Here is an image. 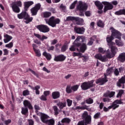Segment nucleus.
<instances>
[{
  "instance_id": "nucleus-20",
  "label": "nucleus",
  "mask_w": 125,
  "mask_h": 125,
  "mask_svg": "<svg viewBox=\"0 0 125 125\" xmlns=\"http://www.w3.org/2000/svg\"><path fill=\"white\" fill-rule=\"evenodd\" d=\"M23 105L25 108H28L29 110H33L34 107L32 105V104L30 102V101L28 100H24L23 101Z\"/></svg>"
},
{
  "instance_id": "nucleus-48",
  "label": "nucleus",
  "mask_w": 125,
  "mask_h": 125,
  "mask_svg": "<svg viewBox=\"0 0 125 125\" xmlns=\"http://www.w3.org/2000/svg\"><path fill=\"white\" fill-rule=\"evenodd\" d=\"M113 71V67H111L110 68H108L107 70H106V74L107 76H109L111 73H112Z\"/></svg>"
},
{
  "instance_id": "nucleus-10",
  "label": "nucleus",
  "mask_w": 125,
  "mask_h": 125,
  "mask_svg": "<svg viewBox=\"0 0 125 125\" xmlns=\"http://www.w3.org/2000/svg\"><path fill=\"white\" fill-rule=\"evenodd\" d=\"M79 87H80V85H74L72 86H71V85H68L66 86V93H72L73 92V91L74 92L75 91H77L79 89Z\"/></svg>"
},
{
  "instance_id": "nucleus-57",
  "label": "nucleus",
  "mask_w": 125,
  "mask_h": 125,
  "mask_svg": "<svg viewBox=\"0 0 125 125\" xmlns=\"http://www.w3.org/2000/svg\"><path fill=\"white\" fill-rule=\"evenodd\" d=\"M114 74L115 76H118L119 75H120V71H119V69L118 68H115Z\"/></svg>"
},
{
  "instance_id": "nucleus-21",
  "label": "nucleus",
  "mask_w": 125,
  "mask_h": 125,
  "mask_svg": "<svg viewBox=\"0 0 125 125\" xmlns=\"http://www.w3.org/2000/svg\"><path fill=\"white\" fill-rule=\"evenodd\" d=\"M115 92L114 91H110L109 90L106 91V92L104 93V97H109V98H112L115 95Z\"/></svg>"
},
{
  "instance_id": "nucleus-37",
  "label": "nucleus",
  "mask_w": 125,
  "mask_h": 125,
  "mask_svg": "<svg viewBox=\"0 0 125 125\" xmlns=\"http://www.w3.org/2000/svg\"><path fill=\"white\" fill-rule=\"evenodd\" d=\"M68 44L67 43H65L61 48L62 52H65L67 49H68Z\"/></svg>"
},
{
  "instance_id": "nucleus-61",
  "label": "nucleus",
  "mask_w": 125,
  "mask_h": 125,
  "mask_svg": "<svg viewBox=\"0 0 125 125\" xmlns=\"http://www.w3.org/2000/svg\"><path fill=\"white\" fill-rule=\"evenodd\" d=\"M85 15L87 17H90V16H91V13L90 11H87L85 12Z\"/></svg>"
},
{
  "instance_id": "nucleus-54",
  "label": "nucleus",
  "mask_w": 125,
  "mask_h": 125,
  "mask_svg": "<svg viewBox=\"0 0 125 125\" xmlns=\"http://www.w3.org/2000/svg\"><path fill=\"white\" fill-rule=\"evenodd\" d=\"M94 39L92 38H90V41L87 42V45H92L93 44V41Z\"/></svg>"
},
{
  "instance_id": "nucleus-22",
  "label": "nucleus",
  "mask_w": 125,
  "mask_h": 125,
  "mask_svg": "<svg viewBox=\"0 0 125 125\" xmlns=\"http://www.w3.org/2000/svg\"><path fill=\"white\" fill-rule=\"evenodd\" d=\"M27 15H28V14L27 13V11H22V12L20 14H18V18L19 19H25L26 18Z\"/></svg>"
},
{
  "instance_id": "nucleus-13",
  "label": "nucleus",
  "mask_w": 125,
  "mask_h": 125,
  "mask_svg": "<svg viewBox=\"0 0 125 125\" xmlns=\"http://www.w3.org/2000/svg\"><path fill=\"white\" fill-rule=\"evenodd\" d=\"M41 6L42 5H41V3H38L36 4L34 7L30 9L31 13L32 14V16H35V15L38 14V11L41 9Z\"/></svg>"
},
{
  "instance_id": "nucleus-39",
  "label": "nucleus",
  "mask_w": 125,
  "mask_h": 125,
  "mask_svg": "<svg viewBox=\"0 0 125 125\" xmlns=\"http://www.w3.org/2000/svg\"><path fill=\"white\" fill-rule=\"evenodd\" d=\"M115 42L116 45H118V46H123L124 45V42H122L121 39L119 40H116L115 41Z\"/></svg>"
},
{
  "instance_id": "nucleus-40",
  "label": "nucleus",
  "mask_w": 125,
  "mask_h": 125,
  "mask_svg": "<svg viewBox=\"0 0 125 125\" xmlns=\"http://www.w3.org/2000/svg\"><path fill=\"white\" fill-rule=\"evenodd\" d=\"M41 88V86L40 85H36L34 88H32L33 90H36V94H40V90H39Z\"/></svg>"
},
{
  "instance_id": "nucleus-31",
  "label": "nucleus",
  "mask_w": 125,
  "mask_h": 125,
  "mask_svg": "<svg viewBox=\"0 0 125 125\" xmlns=\"http://www.w3.org/2000/svg\"><path fill=\"white\" fill-rule=\"evenodd\" d=\"M120 107L119 105L115 102V101L112 103V105L108 106V109H113V110H116L117 108Z\"/></svg>"
},
{
  "instance_id": "nucleus-6",
  "label": "nucleus",
  "mask_w": 125,
  "mask_h": 125,
  "mask_svg": "<svg viewBox=\"0 0 125 125\" xmlns=\"http://www.w3.org/2000/svg\"><path fill=\"white\" fill-rule=\"evenodd\" d=\"M83 121L85 122V123L88 125H91V116L88 115L87 111H85L82 115Z\"/></svg>"
},
{
  "instance_id": "nucleus-46",
  "label": "nucleus",
  "mask_w": 125,
  "mask_h": 125,
  "mask_svg": "<svg viewBox=\"0 0 125 125\" xmlns=\"http://www.w3.org/2000/svg\"><path fill=\"white\" fill-rule=\"evenodd\" d=\"M77 3H78V0L74 1L70 6V9H74L76 7Z\"/></svg>"
},
{
  "instance_id": "nucleus-64",
  "label": "nucleus",
  "mask_w": 125,
  "mask_h": 125,
  "mask_svg": "<svg viewBox=\"0 0 125 125\" xmlns=\"http://www.w3.org/2000/svg\"><path fill=\"white\" fill-rule=\"evenodd\" d=\"M28 125H34V121H33V120L28 119Z\"/></svg>"
},
{
  "instance_id": "nucleus-45",
  "label": "nucleus",
  "mask_w": 125,
  "mask_h": 125,
  "mask_svg": "<svg viewBox=\"0 0 125 125\" xmlns=\"http://www.w3.org/2000/svg\"><path fill=\"white\" fill-rule=\"evenodd\" d=\"M93 99H92L91 98H89L85 100V103L86 104H93Z\"/></svg>"
},
{
  "instance_id": "nucleus-11",
  "label": "nucleus",
  "mask_w": 125,
  "mask_h": 125,
  "mask_svg": "<svg viewBox=\"0 0 125 125\" xmlns=\"http://www.w3.org/2000/svg\"><path fill=\"white\" fill-rule=\"evenodd\" d=\"M85 42V37L83 36H78L74 41V44L75 46L80 47L81 46V42Z\"/></svg>"
},
{
  "instance_id": "nucleus-2",
  "label": "nucleus",
  "mask_w": 125,
  "mask_h": 125,
  "mask_svg": "<svg viewBox=\"0 0 125 125\" xmlns=\"http://www.w3.org/2000/svg\"><path fill=\"white\" fill-rule=\"evenodd\" d=\"M45 21L46 24H48L49 26H51L52 28H54V27H56L57 24H60V19H56L54 17H51L49 18V20L45 19Z\"/></svg>"
},
{
  "instance_id": "nucleus-7",
  "label": "nucleus",
  "mask_w": 125,
  "mask_h": 125,
  "mask_svg": "<svg viewBox=\"0 0 125 125\" xmlns=\"http://www.w3.org/2000/svg\"><path fill=\"white\" fill-rule=\"evenodd\" d=\"M109 30H110L111 32V35L113 38L118 39V40H122V34L120 31L115 29L113 27H111Z\"/></svg>"
},
{
  "instance_id": "nucleus-9",
  "label": "nucleus",
  "mask_w": 125,
  "mask_h": 125,
  "mask_svg": "<svg viewBox=\"0 0 125 125\" xmlns=\"http://www.w3.org/2000/svg\"><path fill=\"white\" fill-rule=\"evenodd\" d=\"M37 29L41 32L42 33H48L50 30L49 27L46 25L40 24L36 26Z\"/></svg>"
},
{
  "instance_id": "nucleus-49",
  "label": "nucleus",
  "mask_w": 125,
  "mask_h": 125,
  "mask_svg": "<svg viewBox=\"0 0 125 125\" xmlns=\"http://www.w3.org/2000/svg\"><path fill=\"white\" fill-rule=\"evenodd\" d=\"M30 95V91L28 90H25L22 92V95L23 96H27V95Z\"/></svg>"
},
{
  "instance_id": "nucleus-34",
  "label": "nucleus",
  "mask_w": 125,
  "mask_h": 125,
  "mask_svg": "<svg viewBox=\"0 0 125 125\" xmlns=\"http://www.w3.org/2000/svg\"><path fill=\"white\" fill-rule=\"evenodd\" d=\"M42 16L44 18H48L51 16V13L48 11H45L42 13Z\"/></svg>"
},
{
  "instance_id": "nucleus-25",
  "label": "nucleus",
  "mask_w": 125,
  "mask_h": 125,
  "mask_svg": "<svg viewBox=\"0 0 125 125\" xmlns=\"http://www.w3.org/2000/svg\"><path fill=\"white\" fill-rule=\"evenodd\" d=\"M40 115H41V120L42 122V123H46V121L45 120L48 119V118H49V116L42 113H40Z\"/></svg>"
},
{
  "instance_id": "nucleus-29",
  "label": "nucleus",
  "mask_w": 125,
  "mask_h": 125,
  "mask_svg": "<svg viewBox=\"0 0 125 125\" xmlns=\"http://www.w3.org/2000/svg\"><path fill=\"white\" fill-rule=\"evenodd\" d=\"M114 14L115 15H117V16H120L121 15L125 16V9H122L118 11H117L114 13Z\"/></svg>"
},
{
  "instance_id": "nucleus-44",
  "label": "nucleus",
  "mask_w": 125,
  "mask_h": 125,
  "mask_svg": "<svg viewBox=\"0 0 125 125\" xmlns=\"http://www.w3.org/2000/svg\"><path fill=\"white\" fill-rule=\"evenodd\" d=\"M125 91L123 89L120 90L118 93L117 94L116 97L119 98V97H122V95L124 94Z\"/></svg>"
},
{
  "instance_id": "nucleus-47",
  "label": "nucleus",
  "mask_w": 125,
  "mask_h": 125,
  "mask_svg": "<svg viewBox=\"0 0 125 125\" xmlns=\"http://www.w3.org/2000/svg\"><path fill=\"white\" fill-rule=\"evenodd\" d=\"M76 47H78L77 46L75 45V42H73V45L71 46L70 48H69V50L70 51H76Z\"/></svg>"
},
{
  "instance_id": "nucleus-33",
  "label": "nucleus",
  "mask_w": 125,
  "mask_h": 125,
  "mask_svg": "<svg viewBox=\"0 0 125 125\" xmlns=\"http://www.w3.org/2000/svg\"><path fill=\"white\" fill-rule=\"evenodd\" d=\"M95 4L97 7L98 8L99 10H102L103 9V4L100 2L99 1H96L95 2Z\"/></svg>"
},
{
  "instance_id": "nucleus-60",
  "label": "nucleus",
  "mask_w": 125,
  "mask_h": 125,
  "mask_svg": "<svg viewBox=\"0 0 125 125\" xmlns=\"http://www.w3.org/2000/svg\"><path fill=\"white\" fill-rule=\"evenodd\" d=\"M58 41L56 39H54L53 40L51 41V45H54V44H56L58 42Z\"/></svg>"
},
{
  "instance_id": "nucleus-15",
  "label": "nucleus",
  "mask_w": 125,
  "mask_h": 125,
  "mask_svg": "<svg viewBox=\"0 0 125 125\" xmlns=\"http://www.w3.org/2000/svg\"><path fill=\"white\" fill-rule=\"evenodd\" d=\"M102 3L104 5H105L104 9V13L108 11V10H111V9H113L114 7V6H113V5L109 2L103 1Z\"/></svg>"
},
{
  "instance_id": "nucleus-55",
  "label": "nucleus",
  "mask_w": 125,
  "mask_h": 125,
  "mask_svg": "<svg viewBox=\"0 0 125 125\" xmlns=\"http://www.w3.org/2000/svg\"><path fill=\"white\" fill-rule=\"evenodd\" d=\"M107 60V55L102 56V58L100 60V61H102V62H106V61Z\"/></svg>"
},
{
  "instance_id": "nucleus-59",
  "label": "nucleus",
  "mask_w": 125,
  "mask_h": 125,
  "mask_svg": "<svg viewBox=\"0 0 125 125\" xmlns=\"http://www.w3.org/2000/svg\"><path fill=\"white\" fill-rule=\"evenodd\" d=\"M29 70L30 72H31L32 74L34 75V76H36V77H37V78H39L38 74L36 73L35 71H34V70H32L31 69L29 68Z\"/></svg>"
},
{
  "instance_id": "nucleus-28",
  "label": "nucleus",
  "mask_w": 125,
  "mask_h": 125,
  "mask_svg": "<svg viewBox=\"0 0 125 125\" xmlns=\"http://www.w3.org/2000/svg\"><path fill=\"white\" fill-rule=\"evenodd\" d=\"M52 97L53 99H58L60 98V92L54 91L52 93Z\"/></svg>"
},
{
  "instance_id": "nucleus-42",
  "label": "nucleus",
  "mask_w": 125,
  "mask_h": 125,
  "mask_svg": "<svg viewBox=\"0 0 125 125\" xmlns=\"http://www.w3.org/2000/svg\"><path fill=\"white\" fill-rule=\"evenodd\" d=\"M54 123H55V122L53 119L47 120L46 121V124H47L48 125H54Z\"/></svg>"
},
{
  "instance_id": "nucleus-12",
  "label": "nucleus",
  "mask_w": 125,
  "mask_h": 125,
  "mask_svg": "<svg viewBox=\"0 0 125 125\" xmlns=\"http://www.w3.org/2000/svg\"><path fill=\"white\" fill-rule=\"evenodd\" d=\"M104 78H100L96 80V83L97 84H98V83H100V85H103V84L106 83L108 82V77H107V76L109 75H107L106 73L104 74Z\"/></svg>"
},
{
  "instance_id": "nucleus-23",
  "label": "nucleus",
  "mask_w": 125,
  "mask_h": 125,
  "mask_svg": "<svg viewBox=\"0 0 125 125\" xmlns=\"http://www.w3.org/2000/svg\"><path fill=\"white\" fill-rule=\"evenodd\" d=\"M86 49H87V46L85 43H83L82 44H81V45L80 46V52H82V53H84Z\"/></svg>"
},
{
  "instance_id": "nucleus-50",
  "label": "nucleus",
  "mask_w": 125,
  "mask_h": 125,
  "mask_svg": "<svg viewBox=\"0 0 125 125\" xmlns=\"http://www.w3.org/2000/svg\"><path fill=\"white\" fill-rule=\"evenodd\" d=\"M34 52H35L36 56H37V57H41L42 54H41V51H40V50H35Z\"/></svg>"
},
{
  "instance_id": "nucleus-35",
  "label": "nucleus",
  "mask_w": 125,
  "mask_h": 125,
  "mask_svg": "<svg viewBox=\"0 0 125 125\" xmlns=\"http://www.w3.org/2000/svg\"><path fill=\"white\" fill-rule=\"evenodd\" d=\"M97 25L98 27H100V28H104V26H105V24H104L103 21L101 20L97 21Z\"/></svg>"
},
{
  "instance_id": "nucleus-32",
  "label": "nucleus",
  "mask_w": 125,
  "mask_h": 125,
  "mask_svg": "<svg viewBox=\"0 0 125 125\" xmlns=\"http://www.w3.org/2000/svg\"><path fill=\"white\" fill-rule=\"evenodd\" d=\"M24 20H26V21H24L26 24H29L30 22L33 21V17H30V15H28V14Z\"/></svg>"
},
{
  "instance_id": "nucleus-1",
  "label": "nucleus",
  "mask_w": 125,
  "mask_h": 125,
  "mask_svg": "<svg viewBox=\"0 0 125 125\" xmlns=\"http://www.w3.org/2000/svg\"><path fill=\"white\" fill-rule=\"evenodd\" d=\"M76 6V10L79 12V16H84V12L87 10V5L83 1H79Z\"/></svg>"
},
{
  "instance_id": "nucleus-19",
  "label": "nucleus",
  "mask_w": 125,
  "mask_h": 125,
  "mask_svg": "<svg viewBox=\"0 0 125 125\" xmlns=\"http://www.w3.org/2000/svg\"><path fill=\"white\" fill-rule=\"evenodd\" d=\"M118 62L125 63V53H121L117 58Z\"/></svg>"
},
{
  "instance_id": "nucleus-56",
  "label": "nucleus",
  "mask_w": 125,
  "mask_h": 125,
  "mask_svg": "<svg viewBox=\"0 0 125 125\" xmlns=\"http://www.w3.org/2000/svg\"><path fill=\"white\" fill-rule=\"evenodd\" d=\"M4 38H5L6 39L8 40L10 42L11 41V39H13L12 37L6 34L4 36Z\"/></svg>"
},
{
  "instance_id": "nucleus-41",
  "label": "nucleus",
  "mask_w": 125,
  "mask_h": 125,
  "mask_svg": "<svg viewBox=\"0 0 125 125\" xmlns=\"http://www.w3.org/2000/svg\"><path fill=\"white\" fill-rule=\"evenodd\" d=\"M28 112V108L27 107H22L21 108V114L22 115H27Z\"/></svg>"
},
{
  "instance_id": "nucleus-14",
  "label": "nucleus",
  "mask_w": 125,
  "mask_h": 125,
  "mask_svg": "<svg viewBox=\"0 0 125 125\" xmlns=\"http://www.w3.org/2000/svg\"><path fill=\"white\" fill-rule=\"evenodd\" d=\"M74 32L76 34H79V35H83L84 34V32H85V28L84 27L82 26H75L74 27Z\"/></svg>"
},
{
  "instance_id": "nucleus-8",
  "label": "nucleus",
  "mask_w": 125,
  "mask_h": 125,
  "mask_svg": "<svg viewBox=\"0 0 125 125\" xmlns=\"http://www.w3.org/2000/svg\"><path fill=\"white\" fill-rule=\"evenodd\" d=\"M109 46L111 48L112 53H107L106 57L107 58H109V59L114 57L115 55H116V53H117L116 51L118 50V48H117L116 46H113V45H110Z\"/></svg>"
},
{
  "instance_id": "nucleus-43",
  "label": "nucleus",
  "mask_w": 125,
  "mask_h": 125,
  "mask_svg": "<svg viewBox=\"0 0 125 125\" xmlns=\"http://www.w3.org/2000/svg\"><path fill=\"white\" fill-rule=\"evenodd\" d=\"M53 109L54 111V114L55 116H57L59 114V111H58V107L57 106L54 105L53 107Z\"/></svg>"
},
{
  "instance_id": "nucleus-53",
  "label": "nucleus",
  "mask_w": 125,
  "mask_h": 125,
  "mask_svg": "<svg viewBox=\"0 0 125 125\" xmlns=\"http://www.w3.org/2000/svg\"><path fill=\"white\" fill-rule=\"evenodd\" d=\"M101 115V113H100V112H97L94 115V119H95V120H97V119H99Z\"/></svg>"
},
{
  "instance_id": "nucleus-4",
  "label": "nucleus",
  "mask_w": 125,
  "mask_h": 125,
  "mask_svg": "<svg viewBox=\"0 0 125 125\" xmlns=\"http://www.w3.org/2000/svg\"><path fill=\"white\" fill-rule=\"evenodd\" d=\"M94 80H92L90 81L85 82L81 84V87L83 90H87L93 86H95V84H93Z\"/></svg>"
},
{
  "instance_id": "nucleus-51",
  "label": "nucleus",
  "mask_w": 125,
  "mask_h": 125,
  "mask_svg": "<svg viewBox=\"0 0 125 125\" xmlns=\"http://www.w3.org/2000/svg\"><path fill=\"white\" fill-rule=\"evenodd\" d=\"M5 47H7L8 48L13 47V42H10L8 44H6L5 45Z\"/></svg>"
},
{
  "instance_id": "nucleus-63",
  "label": "nucleus",
  "mask_w": 125,
  "mask_h": 125,
  "mask_svg": "<svg viewBox=\"0 0 125 125\" xmlns=\"http://www.w3.org/2000/svg\"><path fill=\"white\" fill-rule=\"evenodd\" d=\"M77 125H87L84 121L82 120L81 121H79L77 124Z\"/></svg>"
},
{
  "instance_id": "nucleus-36",
  "label": "nucleus",
  "mask_w": 125,
  "mask_h": 125,
  "mask_svg": "<svg viewBox=\"0 0 125 125\" xmlns=\"http://www.w3.org/2000/svg\"><path fill=\"white\" fill-rule=\"evenodd\" d=\"M61 123L62 124H70L71 123V119L68 118H64L62 120Z\"/></svg>"
},
{
  "instance_id": "nucleus-5",
  "label": "nucleus",
  "mask_w": 125,
  "mask_h": 125,
  "mask_svg": "<svg viewBox=\"0 0 125 125\" xmlns=\"http://www.w3.org/2000/svg\"><path fill=\"white\" fill-rule=\"evenodd\" d=\"M22 2L20 0L14 2L12 4V9L15 13H19L20 12V8L22 7Z\"/></svg>"
},
{
  "instance_id": "nucleus-30",
  "label": "nucleus",
  "mask_w": 125,
  "mask_h": 125,
  "mask_svg": "<svg viewBox=\"0 0 125 125\" xmlns=\"http://www.w3.org/2000/svg\"><path fill=\"white\" fill-rule=\"evenodd\" d=\"M42 55L43 56H44V57H45L48 61H50V60H51V59L52 58L51 54L46 52V51L43 53Z\"/></svg>"
},
{
  "instance_id": "nucleus-62",
  "label": "nucleus",
  "mask_w": 125,
  "mask_h": 125,
  "mask_svg": "<svg viewBox=\"0 0 125 125\" xmlns=\"http://www.w3.org/2000/svg\"><path fill=\"white\" fill-rule=\"evenodd\" d=\"M110 98L108 97H105L103 99V101L104 102H110Z\"/></svg>"
},
{
  "instance_id": "nucleus-3",
  "label": "nucleus",
  "mask_w": 125,
  "mask_h": 125,
  "mask_svg": "<svg viewBox=\"0 0 125 125\" xmlns=\"http://www.w3.org/2000/svg\"><path fill=\"white\" fill-rule=\"evenodd\" d=\"M69 21H72V22L75 21V22H76L77 25L79 26H83V25L84 22L83 19L82 18L72 16H68L66 18L65 21L67 22Z\"/></svg>"
},
{
  "instance_id": "nucleus-38",
  "label": "nucleus",
  "mask_w": 125,
  "mask_h": 125,
  "mask_svg": "<svg viewBox=\"0 0 125 125\" xmlns=\"http://www.w3.org/2000/svg\"><path fill=\"white\" fill-rule=\"evenodd\" d=\"M87 106L84 105L83 106H78L75 108V110H87Z\"/></svg>"
},
{
  "instance_id": "nucleus-52",
  "label": "nucleus",
  "mask_w": 125,
  "mask_h": 125,
  "mask_svg": "<svg viewBox=\"0 0 125 125\" xmlns=\"http://www.w3.org/2000/svg\"><path fill=\"white\" fill-rule=\"evenodd\" d=\"M66 102L67 103V106L68 107H71V106H72V103H73V101H72L69 99H67L66 100Z\"/></svg>"
},
{
  "instance_id": "nucleus-16",
  "label": "nucleus",
  "mask_w": 125,
  "mask_h": 125,
  "mask_svg": "<svg viewBox=\"0 0 125 125\" xmlns=\"http://www.w3.org/2000/svg\"><path fill=\"white\" fill-rule=\"evenodd\" d=\"M125 76L121 77V79L118 80V81L117 82L116 85L118 87H121L122 88H125Z\"/></svg>"
},
{
  "instance_id": "nucleus-58",
  "label": "nucleus",
  "mask_w": 125,
  "mask_h": 125,
  "mask_svg": "<svg viewBox=\"0 0 125 125\" xmlns=\"http://www.w3.org/2000/svg\"><path fill=\"white\" fill-rule=\"evenodd\" d=\"M40 99L42 101H46V100H47L46 97L44 95H42V96H41V97H40Z\"/></svg>"
},
{
  "instance_id": "nucleus-17",
  "label": "nucleus",
  "mask_w": 125,
  "mask_h": 125,
  "mask_svg": "<svg viewBox=\"0 0 125 125\" xmlns=\"http://www.w3.org/2000/svg\"><path fill=\"white\" fill-rule=\"evenodd\" d=\"M66 60V56L63 54L56 56L54 59V61L56 62H63Z\"/></svg>"
},
{
  "instance_id": "nucleus-26",
  "label": "nucleus",
  "mask_w": 125,
  "mask_h": 125,
  "mask_svg": "<svg viewBox=\"0 0 125 125\" xmlns=\"http://www.w3.org/2000/svg\"><path fill=\"white\" fill-rule=\"evenodd\" d=\"M114 40V37L112 36V35L109 37V35L107 36L106 38V42L108 44V45H113L114 43H113L112 41Z\"/></svg>"
},
{
  "instance_id": "nucleus-18",
  "label": "nucleus",
  "mask_w": 125,
  "mask_h": 125,
  "mask_svg": "<svg viewBox=\"0 0 125 125\" xmlns=\"http://www.w3.org/2000/svg\"><path fill=\"white\" fill-rule=\"evenodd\" d=\"M33 4H34V2L33 1L24 2L23 4L24 10H25V11H28L29 7H30L31 5H33Z\"/></svg>"
},
{
  "instance_id": "nucleus-27",
  "label": "nucleus",
  "mask_w": 125,
  "mask_h": 125,
  "mask_svg": "<svg viewBox=\"0 0 125 125\" xmlns=\"http://www.w3.org/2000/svg\"><path fill=\"white\" fill-rule=\"evenodd\" d=\"M57 105L59 107V109H60V110H62L63 108H65V107H66V102H63L59 101L57 104Z\"/></svg>"
},
{
  "instance_id": "nucleus-24",
  "label": "nucleus",
  "mask_w": 125,
  "mask_h": 125,
  "mask_svg": "<svg viewBox=\"0 0 125 125\" xmlns=\"http://www.w3.org/2000/svg\"><path fill=\"white\" fill-rule=\"evenodd\" d=\"M34 36H35V37L37 38V39H39V40H40V41H41V42H43V41H44V40H47V39H48L47 37H46L44 35H42V36L39 34L34 33Z\"/></svg>"
}]
</instances>
